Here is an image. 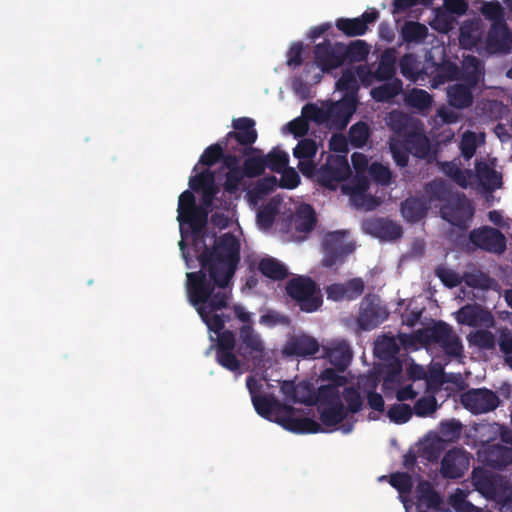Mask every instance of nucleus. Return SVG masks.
Wrapping results in <instances>:
<instances>
[{"instance_id":"1","label":"nucleus","mask_w":512,"mask_h":512,"mask_svg":"<svg viewBox=\"0 0 512 512\" xmlns=\"http://www.w3.org/2000/svg\"><path fill=\"white\" fill-rule=\"evenodd\" d=\"M181 240L179 247L184 259L186 241H190L198 255L201 269L189 272L187 277V296L208 329L217 334L216 361L223 368L240 371L241 365L258 368L264 362L266 348L261 335L253 325H242L236 334L224 329L230 316L217 313L226 308L232 296V279L240 262V241L229 233L217 240L214 237L213 248H208L205 238L208 226H179Z\"/></svg>"},{"instance_id":"2","label":"nucleus","mask_w":512,"mask_h":512,"mask_svg":"<svg viewBox=\"0 0 512 512\" xmlns=\"http://www.w3.org/2000/svg\"><path fill=\"white\" fill-rule=\"evenodd\" d=\"M320 378L329 383L319 386L317 391L309 382H299L293 402L316 405L322 425L334 428L342 424L349 414L362 410L363 398L357 388L345 386L348 382L346 376L337 374L333 368H326Z\"/></svg>"},{"instance_id":"3","label":"nucleus","mask_w":512,"mask_h":512,"mask_svg":"<svg viewBox=\"0 0 512 512\" xmlns=\"http://www.w3.org/2000/svg\"><path fill=\"white\" fill-rule=\"evenodd\" d=\"M285 291L300 310L306 313L317 311L323 303L316 282L308 276L292 277L287 281Z\"/></svg>"},{"instance_id":"4","label":"nucleus","mask_w":512,"mask_h":512,"mask_svg":"<svg viewBox=\"0 0 512 512\" xmlns=\"http://www.w3.org/2000/svg\"><path fill=\"white\" fill-rule=\"evenodd\" d=\"M255 124V121L249 117L233 119L232 127L234 130L226 134L224 138L225 147L232 152H239L242 156L261 153L260 149L253 147L258 138Z\"/></svg>"},{"instance_id":"5","label":"nucleus","mask_w":512,"mask_h":512,"mask_svg":"<svg viewBox=\"0 0 512 512\" xmlns=\"http://www.w3.org/2000/svg\"><path fill=\"white\" fill-rule=\"evenodd\" d=\"M417 338L422 343L438 345L448 356L457 357L463 351L459 336L444 321H436L433 325L419 330Z\"/></svg>"},{"instance_id":"6","label":"nucleus","mask_w":512,"mask_h":512,"mask_svg":"<svg viewBox=\"0 0 512 512\" xmlns=\"http://www.w3.org/2000/svg\"><path fill=\"white\" fill-rule=\"evenodd\" d=\"M481 442L484 444L480 454L482 463L494 470H503L512 464V447L500 443L489 444L496 437L494 425H481L479 428Z\"/></svg>"},{"instance_id":"7","label":"nucleus","mask_w":512,"mask_h":512,"mask_svg":"<svg viewBox=\"0 0 512 512\" xmlns=\"http://www.w3.org/2000/svg\"><path fill=\"white\" fill-rule=\"evenodd\" d=\"M349 232L347 230H337L328 232L322 239V266L332 268L337 264L345 262L346 257L353 253L355 245L348 241Z\"/></svg>"},{"instance_id":"8","label":"nucleus","mask_w":512,"mask_h":512,"mask_svg":"<svg viewBox=\"0 0 512 512\" xmlns=\"http://www.w3.org/2000/svg\"><path fill=\"white\" fill-rule=\"evenodd\" d=\"M440 216L448 224H468L474 216L472 201L464 194L455 191L447 202L439 205Z\"/></svg>"},{"instance_id":"9","label":"nucleus","mask_w":512,"mask_h":512,"mask_svg":"<svg viewBox=\"0 0 512 512\" xmlns=\"http://www.w3.org/2000/svg\"><path fill=\"white\" fill-rule=\"evenodd\" d=\"M351 170L345 155L329 154L325 162L318 168V184L335 189L337 184L350 175Z\"/></svg>"},{"instance_id":"10","label":"nucleus","mask_w":512,"mask_h":512,"mask_svg":"<svg viewBox=\"0 0 512 512\" xmlns=\"http://www.w3.org/2000/svg\"><path fill=\"white\" fill-rule=\"evenodd\" d=\"M189 189L193 193H200L199 203L205 207L209 213H212L215 206V200L219 193V187L215 181V173L210 169H205L200 173L189 178Z\"/></svg>"},{"instance_id":"11","label":"nucleus","mask_w":512,"mask_h":512,"mask_svg":"<svg viewBox=\"0 0 512 512\" xmlns=\"http://www.w3.org/2000/svg\"><path fill=\"white\" fill-rule=\"evenodd\" d=\"M208 210L196 201L191 190L183 191L178 197V224H209Z\"/></svg>"},{"instance_id":"12","label":"nucleus","mask_w":512,"mask_h":512,"mask_svg":"<svg viewBox=\"0 0 512 512\" xmlns=\"http://www.w3.org/2000/svg\"><path fill=\"white\" fill-rule=\"evenodd\" d=\"M462 405L473 414L494 411L500 404L498 395L487 388L469 389L460 397Z\"/></svg>"},{"instance_id":"13","label":"nucleus","mask_w":512,"mask_h":512,"mask_svg":"<svg viewBox=\"0 0 512 512\" xmlns=\"http://www.w3.org/2000/svg\"><path fill=\"white\" fill-rule=\"evenodd\" d=\"M388 315L387 309L377 297L367 295L361 301L357 325L361 330L370 331L383 323Z\"/></svg>"},{"instance_id":"14","label":"nucleus","mask_w":512,"mask_h":512,"mask_svg":"<svg viewBox=\"0 0 512 512\" xmlns=\"http://www.w3.org/2000/svg\"><path fill=\"white\" fill-rule=\"evenodd\" d=\"M342 43L324 40L314 46V62L323 73H329L344 64Z\"/></svg>"},{"instance_id":"15","label":"nucleus","mask_w":512,"mask_h":512,"mask_svg":"<svg viewBox=\"0 0 512 512\" xmlns=\"http://www.w3.org/2000/svg\"><path fill=\"white\" fill-rule=\"evenodd\" d=\"M485 49L490 54L512 52V33L506 23H491L485 38Z\"/></svg>"},{"instance_id":"16","label":"nucleus","mask_w":512,"mask_h":512,"mask_svg":"<svg viewBox=\"0 0 512 512\" xmlns=\"http://www.w3.org/2000/svg\"><path fill=\"white\" fill-rule=\"evenodd\" d=\"M469 239L473 245L488 252L501 254L506 249L504 235L490 226H481L471 231Z\"/></svg>"},{"instance_id":"17","label":"nucleus","mask_w":512,"mask_h":512,"mask_svg":"<svg viewBox=\"0 0 512 512\" xmlns=\"http://www.w3.org/2000/svg\"><path fill=\"white\" fill-rule=\"evenodd\" d=\"M469 456L463 448L448 450L441 461L440 473L446 479H459L469 467Z\"/></svg>"},{"instance_id":"18","label":"nucleus","mask_w":512,"mask_h":512,"mask_svg":"<svg viewBox=\"0 0 512 512\" xmlns=\"http://www.w3.org/2000/svg\"><path fill=\"white\" fill-rule=\"evenodd\" d=\"M472 484L482 495L489 498H500L503 495V479L484 468H474L472 471Z\"/></svg>"},{"instance_id":"19","label":"nucleus","mask_w":512,"mask_h":512,"mask_svg":"<svg viewBox=\"0 0 512 512\" xmlns=\"http://www.w3.org/2000/svg\"><path fill=\"white\" fill-rule=\"evenodd\" d=\"M379 18V12L375 8L365 11L360 17L338 18L336 28L348 37L362 36L368 31V25Z\"/></svg>"},{"instance_id":"20","label":"nucleus","mask_w":512,"mask_h":512,"mask_svg":"<svg viewBox=\"0 0 512 512\" xmlns=\"http://www.w3.org/2000/svg\"><path fill=\"white\" fill-rule=\"evenodd\" d=\"M320 349L319 342L307 334L293 335L285 343L283 354L288 357L310 358Z\"/></svg>"},{"instance_id":"21","label":"nucleus","mask_w":512,"mask_h":512,"mask_svg":"<svg viewBox=\"0 0 512 512\" xmlns=\"http://www.w3.org/2000/svg\"><path fill=\"white\" fill-rule=\"evenodd\" d=\"M253 406L256 412L263 418L272 420L282 417L284 412H294L295 409L287 404L280 402L272 395H260L258 397H253L252 400Z\"/></svg>"},{"instance_id":"22","label":"nucleus","mask_w":512,"mask_h":512,"mask_svg":"<svg viewBox=\"0 0 512 512\" xmlns=\"http://www.w3.org/2000/svg\"><path fill=\"white\" fill-rule=\"evenodd\" d=\"M365 289L362 278H352L344 283H334L326 288L327 298L334 301L355 300Z\"/></svg>"},{"instance_id":"23","label":"nucleus","mask_w":512,"mask_h":512,"mask_svg":"<svg viewBox=\"0 0 512 512\" xmlns=\"http://www.w3.org/2000/svg\"><path fill=\"white\" fill-rule=\"evenodd\" d=\"M294 412H284L282 417L277 419V423L284 429L296 434H315L324 432L321 424L309 417L297 418L293 416Z\"/></svg>"},{"instance_id":"24","label":"nucleus","mask_w":512,"mask_h":512,"mask_svg":"<svg viewBox=\"0 0 512 512\" xmlns=\"http://www.w3.org/2000/svg\"><path fill=\"white\" fill-rule=\"evenodd\" d=\"M355 104L352 101H338L327 108V122L330 128L343 130L347 127L355 112Z\"/></svg>"},{"instance_id":"25","label":"nucleus","mask_w":512,"mask_h":512,"mask_svg":"<svg viewBox=\"0 0 512 512\" xmlns=\"http://www.w3.org/2000/svg\"><path fill=\"white\" fill-rule=\"evenodd\" d=\"M416 498L419 509L443 511L444 500L427 480H421L416 487Z\"/></svg>"},{"instance_id":"26","label":"nucleus","mask_w":512,"mask_h":512,"mask_svg":"<svg viewBox=\"0 0 512 512\" xmlns=\"http://www.w3.org/2000/svg\"><path fill=\"white\" fill-rule=\"evenodd\" d=\"M323 357L328 359L336 368V373L339 374L338 372H344L350 365L353 353L347 342L340 341L325 347Z\"/></svg>"},{"instance_id":"27","label":"nucleus","mask_w":512,"mask_h":512,"mask_svg":"<svg viewBox=\"0 0 512 512\" xmlns=\"http://www.w3.org/2000/svg\"><path fill=\"white\" fill-rule=\"evenodd\" d=\"M397 50L394 47L386 48L379 59V63L373 72V78L379 82L395 78Z\"/></svg>"},{"instance_id":"28","label":"nucleus","mask_w":512,"mask_h":512,"mask_svg":"<svg viewBox=\"0 0 512 512\" xmlns=\"http://www.w3.org/2000/svg\"><path fill=\"white\" fill-rule=\"evenodd\" d=\"M399 36L402 43L421 44L428 37V28L417 21H405L400 28Z\"/></svg>"},{"instance_id":"29","label":"nucleus","mask_w":512,"mask_h":512,"mask_svg":"<svg viewBox=\"0 0 512 512\" xmlns=\"http://www.w3.org/2000/svg\"><path fill=\"white\" fill-rule=\"evenodd\" d=\"M433 71L431 72V85L437 88L448 81H452L459 76V67L451 61H443L438 64L432 63Z\"/></svg>"},{"instance_id":"30","label":"nucleus","mask_w":512,"mask_h":512,"mask_svg":"<svg viewBox=\"0 0 512 512\" xmlns=\"http://www.w3.org/2000/svg\"><path fill=\"white\" fill-rule=\"evenodd\" d=\"M429 208L425 199L409 197L401 204V213L407 221L417 222L426 217Z\"/></svg>"},{"instance_id":"31","label":"nucleus","mask_w":512,"mask_h":512,"mask_svg":"<svg viewBox=\"0 0 512 512\" xmlns=\"http://www.w3.org/2000/svg\"><path fill=\"white\" fill-rule=\"evenodd\" d=\"M449 104L457 109L468 108L473 104L472 89L463 83H456L447 88Z\"/></svg>"},{"instance_id":"32","label":"nucleus","mask_w":512,"mask_h":512,"mask_svg":"<svg viewBox=\"0 0 512 512\" xmlns=\"http://www.w3.org/2000/svg\"><path fill=\"white\" fill-rule=\"evenodd\" d=\"M476 176L480 185L487 192H493L502 185V175L487 163L480 162L476 165Z\"/></svg>"},{"instance_id":"33","label":"nucleus","mask_w":512,"mask_h":512,"mask_svg":"<svg viewBox=\"0 0 512 512\" xmlns=\"http://www.w3.org/2000/svg\"><path fill=\"white\" fill-rule=\"evenodd\" d=\"M424 192L427 197V202L431 206L434 202L443 204L447 202L455 192L451 189L450 185L442 179H434L428 182L424 187Z\"/></svg>"},{"instance_id":"34","label":"nucleus","mask_w":512,"mask_h":512,"mask_svg":"<svg viewBox=\"0 0 512 512\" xmlns=\"http://www.w3.org/2000/svg\"><path fill=\"white\" fill-rule=\"evenodd\" d=\"M419 61L417 57L412 53L404 54L399 61V67L401 74L413 82L418 80H424L428 76L426 68H419Z\"/></svg>"},{"instance_id":"35","label":"nucleus","mask_w":512,"mask_h":512,"mask_svg":"<svg viewBox=\"0 0 512 512\" xmlns=\"http://www.w3.org/2000/svg\"><path fill=\"white\" fill-rule=\"evenodd\" d=\"M258 271L273 281L284 280L288 276L286 266L273 257H264L258 262Z\"/></svg>"},{"instance_id":"36","label":"nucleus","mask_w":512,"mask_h":512,"mask_svg":"<svg viewBox=\"0 0 512 512\" xmlns=\"http://www.w3.org/2000/svg\"><path fill=\"white\" fill-rule=\"evenodd\" d=\"M403 83L399 78L387 80L371 89V97L377 102H389L401 93Z\"/></svg>"},{"instance_id":"37","label":"nucleus","mask_w":512,"mask_h":512,"mask_svg":"<svg viewBox=\"0 0 512 512\" xmlns=\"http://www.w3.org/2000/svg\"><path fill=\"white\" fill-rule=\"evenodd\" d=\"M281 237L283 241H294L301 243L314 236H318L320 231L317 230L320 226H281Z\"/></svg>"},{"instance_id":"38","label":"nucleus","mask_w":512,"mask_h":512,"mask_svg":"<svg viewBox=\"0 0 512 512\" xmlns=\"http://www.w3.org/2000/svg\"><path fill=\"white\" fill-rule=\"evenodd\" d=\"M411 154L417 158H425L429 154L430 144L428 138L422 133H409L403 140Z\"/></svg>"},{"instance_id":"39","label":"nucleus","mask_w":512,"mask_h":512,"mask_svg":"<svg viewBox=\"0 0 512 512\" xmlns=\"http://www.w3.org/2000/svg\"><path fill=\"white\" fill-rule=\"evenodd\" d=\"M250 154L248 156H244L245 159L241 166V172H243L246 178H257L264 174L266 166L265 160L261 153Z\"/></svg>"},{"instance_id":"40","label":"nucleus","mask_w":512,"mask_h":512,"mask_svg":"<svg viewBox=\"0 0 512 512\" xmlns=\"http://www.w3.org/2000/svg\"><path fill=\"white\" fill-rule=\"evenodd\" d=\"M342 51L344 54V61L362 62L366 60L370 47L364 40H355L348 45L342 43Z\"/></svg>"},{"instance_id":"41","label":"nucleus","mask_w":512,"mask_h":512,"mask_svg":"<svg viewBox=\"0 0 512 512\" xmlns=\"http://www.w3.org/2000/svg\"><path fill=\"white\" fill-rule=\"evenodd\" d=\"M278 180L275 176L269 175L259 179L247 192L251 201H256L275 190Z\"/></svg>"},{"instance_id":"42","label":"nucleus","mask_w":512,"mask_h":512,"mask_svg":"<svg viewBox=\"0 0 512 512\" xmlns=\"http://www.w3.org/2000/svg\"><path fill=\"white\" fill-rule=\"evenodd\" d=\"M480 12L486 20L491 23H506L505 9L498 0L484 1L480 0Z\"/></svg>"},{"instance_id":"43","label":"nucleus","mask_w":512,"mask_h":512,"mask_svg":"<svg viewBox=\"0 0 512 512\" xmlns=\"http://www.w3.org/2000/svg\"><path fill=\"white\" fill-rule=\"evenodd\" d=\"M366 233L380 241H396L403 235L402 226H363Z\"/></svg>"},{"instance_id":"44","label":"nucleus","mask_w":512,"mask_h":512,"mask_svg":"<svg viewBox=\"0 0 512 512\" xmlns=\"http://www.w3.org/2000/svg\"><path fill=\"white\" fill-rule=\"evenodd\" d=\"M370 137V128L367 123L359 121L353 124L348 131L349 143L354 148H362Z\"/></svg>"},{"instance_id":"45","label":"nucleus","mask_w":512,"mask_h":512,"mask_svg":"<svg viewBox=\"0 0 512 512\" xmlns=\"http://www.w3.org/2000/svg\"><path fill=\"white\" fill-rule=\"evenodd\" d=\"M405 101L409 107L424 111L431 107L432 96L425 90L413 88L405 97Z\"/></svg>"},{"instance_id":"46","label":"nucleus","mask_w":512,"mask_h":512,"mask_svg":"<svg viewBox=\"0 0 512 512\" xmlns=\"http://www.w3.org/2000/svg\"><path fill=\"white\" fill-rule=\"evenodd\" d=\"M263 157L266 168L276 173L282 172L289 163V155L279 148H273L268 154L263 155Z\"/></svg>"},{"instance_id":"47","label":"nucleus","mask_w":512,"mask_h":512,"mask_svg":"<svg viewBox=\"0 0 512 512\" xmlns=\"http://www.w3.org/2000/svg\"><path fill=\"white\" fill-rule=\"evenodd\" d=\"M482 75L479 60L475 56L466 58L463 80L465 85L473 89L480 81Z\"/></svg>"},{"instance_id":"48","label":"nucleus","mask_w":512,"mask_h":512,"mask_svg":"<svg viewBox=\"0 0 512 512\" xmlns=\"http://www.w3.org/2000/svg\"><path fill=\"white\" fill-rule=\"evenodd\" d=\"M468 341L471 345L485 350L494 349L496 344L495 335L486 329L471 332L468 336Z\"/></svg>"},{"instance_id":"49","label":"nucleus","mask_w":512,"mask_h":512,"mask_svg":"<svg viewBox=\"0 0 512 512\" xmlns=\"http://www.w3.org/2000/svg\"><path fill=\"white\" fill-rule=\"evenodd\" d=\"M462 280L468 287L477 289H489L494 280L482 271L466 272Z\"/></svg>"},{"instance_id":"50","label":"nucleus","mask_w":512,"mask_h":512,"mask_svg":"<svg viewBox=\"0 0 512 512\" xmlns=\"http://www.w3.org/2000/svg\"><path fill=\"white\" fill-rule=\"evenodd\" d=\"M224 146L225 140L210 145L204 150L198 163L207 167L215 165L223 157Z\"/></svg>"},{"instance_id":"51","label":"nucleus","mask_w":512,"mask_h":512,"mask_svg":"<svg viewBox=\"0 0 512 512\" xmlns=\"http://www.w3.org/2000/svg\"><path fill=\"white\" fill-rule=\"evenodd\" d=\"M433 13L434 19L431 26L434 29L442 33H447L452 29L454 18L444 7L434 8Z\"/></svg>"},{"instance_id":"52","label":"nucleus","mask_w":512,"mask_h":512,"mask_svg":"<svg viewBox=\"0 0 512 512\" xmlns=\"http://www.w3.org/2000/svg\"><path fill=\"white\" fill-rule=\"evenodd\" d=\"M413 415V410L408 404H393L387 411L389 419L396 424H404L408 422Z\"/></svg>"},{"instance_id":"53","label":"nucleus","mask_w":512,"mask_h":512,"mask_svg":"<svg viewBox=\"0 0 512 512\" xmlns=\"http://www.w3.org/2000/svg\"><path fill=\"white\" fill-rule=\"evenodd\" d=\"M318 150V146L315 140L305 138L298 142L296 147L293 149V155L299 160L313 159Z\"/></svg>"},{"instance_id":"54","label":"nucleus","mask_w":512,"mask_h":512,"mask_svg":"<svg viewBox=\"0 0 512 512\" xmlns=\"http://www.w3.org/2000/svg\"><path fill=\"white\" fill-rule=\"evenodd\" d=\"M456 320L459 324L477 326L479 322V311L476 306L465 305L456 312Z\"/></svg>"},{"instance_id":"55","label":"nucleus","mask_w":512,"mask_h":512,"mask_svg":"<svg viewBox=\"0 0 512 512\" xmlns=\"http://www.w3.org/2000/svg\"><path fill=\"white\" fill-rule=\"evenodd\" d=\"M245 178L241 169H234L227 171L225 174V180L223 183V189L230 195L238 193L243 179Z\"/></svg>"},{"instance_id":"56","label":"nucleus","mask_w":512,"mask_h":512,"mask_svg":"<svg viewBox=\"0 0 512 512\" xmlns=\"http://www.w3.org/2000/svg\"><path fill=\"white\" fill-rule=\"evenodd\" d=\"M371 179L380 185H388L392 178V173L387 166L379 162H373L368 168Z\"/></svg>"},{"instance_id":"57","label":"nucleus","mask_w":512,"mask_h":512,"mask_svg":"<svg viewBox=\"0 0 512 512\" xmlns=\"http://www.w3.org/2000/svg\"><path fill=\"white\" fill-rule=\"evenodd\" d=\"M390 151L397 166L404 168L408 165L409 155L411 154L404 141H395L390 143Z\"/></svg>"},{"instance_id":"58","label":"nucleus","mask_w":512,"mask_h":512,"mask_svg":"<svg viewBox=\"0 0 512 512\" xmlns=\"http://www.w3.org/2000/svg\"><path fill=\"white\" fill-rule=\"evenodd\" d=\"M390 484L400 494L410 493L413 487V481L407 472H396L390 476Z\"/></svg>"},{"instance_id":"59","label":"nucleus","mask_w":512,"mask_h":512,"mask_svg":"<svg viewBox=\"0 0 512 512\" xmlns=\"http://www.w3.org/2000/svg\"><path fill=\"white\" fill-rule=\"evenodd\" d=\"M409 124V118L406 114L400 111H392L389 113L387 125L391 131L396 134H403L406 132Z\"/></svg>"},{"instance_id":"60","label":"nucleus","mask_w":512,"mask_h":512,"mask_svg":"<svg viewBox=\"0 0 512 512\" xmlns=\"http://www.w3.org/2000/svg\"><path fill=\"white\" fill-rule=\"evenodd\" d=\"M295 224H317V215L314 208L307 203H302L296 207Z\"/></svg>"},{"instance_id":"61","label":"nucleus","mask_w":512,"mask_h":512,"mask_svg":"<svg viewBox=\"0 0 512 512\" xmlns=\"http://www.w3.org/2000/svg\"><path fill=\"white\" fill-rule=\"evenodd\" d=\"M450 504L456 512H480V509L467 501L466 495L462 490L450 496Z\"/></svg>"},{"instance_id":"62","label":"nucleus","mask_w":512,"mask_h":512,"mask_svg":"<svg viewBox=\"0 0 512 512\" xmlns=\"http://www.w3.org/2000/svg\"><path fill=\"white\" fill-rule=\"evenodd\" d=\"M302 115L306 120H311L317 124L327 122V109L318 107L315 104H306L302 109Z\"/></svg>"},{"instance_id":"63","label":"nucleus","mask_w":512,"mask_h":512,"mask_svg":"<svg viewBox=\"0 0 512 512\" xmlns=\"http://www.w3.org/2000/svg\"><path fill=\"white\" fill-rule=\"evenodd\" d=\"M437 408L435 397H422L418 399L413 407V413L419 417H425L432 414Z\"/></svg>"},{"instance_id":"64","label":"nucleus","mask_w":512,"mask_h":512,"mask_svg":"<svg viewBox=\"0 0 512 512\" xmlns=\"http://www.w3.org/2000/svg\"><path fill=\"white\" fill-rule=\"evenodd\" d=\"M435 274L448 288L457 287L462 283V278L459 276V274L451 269L438 267L435 270Z\"/></svg>"}]
</instances>
